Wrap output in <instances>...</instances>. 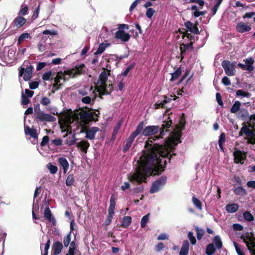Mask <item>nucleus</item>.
Wrapping results in <instances>:
<instances>
[{
	"label": "nucleus",
	"mask_w": 255,
	"mask_h": 255,
	"mask_svg": "<svg viewBox=\"0 0 255 255\" xmlns=\"http://www.w3.org/2000/svg\"><path fill=\"white\" fill-rule=\"evenodd\" d=\"M37 121L41 122H53L56 121V118L50 114L42 112L36 118Z\"/></svg>",
	"instance_id": "nucleus-13"
},
{
	"label": "nucleus",
	"mask_w": 255,
	"mask_h": 255,
	"mask_svg": "<svg viewBox=\"0 0 255 255\" xmlns=\"http://www.w3.org/2000/svg\"><path fill=\"white\" fill-rule=\"evenodd\" d=\"M167 181V177L162 176L160 178L154 181L150 189L149 192L151 194L158 192L163 186Z\"/></svg>",
	"instance_id": "nucleus-7"
},
{
	"label": "nucleus",
	"mask_w": 255,
	"mask_h": 255,
	"mask_svg": "<svg viewBox=\"0 0 255 255\" xmlns=\"http://www.w3.org/2000/svg\"><path fill=\"white\" fill-rule=\"evenodd\" d=\"M188 238L192 245H194L196 244L197 242L196 239L194 236L193 233L192 232H189L188 233Z\"/></svg>",
	"instance_id": "nucleus-49"
},
{
	"label": "nucleus",
	"mask_w": 255,
	"mask_h": 255,
	"mask_svg": "<svg viewBox=\"0 0 255 255\" xmlns=\"http://www.w3.org/2000/svg\"><path fill=\"white\" fill-rule=\"evenodd\" d=\"M33 67L31 65L27 66L26 68L20 67L19 68V77H22L25 81H29L32 77Z\"/></svg>",
	"instance_id": "nucleus-5"
},
{
	"label": "nucleus",
	"mask_w": 255,
	"mask_h": 255,
	"mask_svg": "<svg viewBox=\"0 0 255 255\" xmlns=\"http://www.w3.org/2000/svg\"><path fill=\"white\" fill-rule=\"evenodd\" d=\"M110 45V43H101L97 49V50L94 53L95 55H99L102 53L105 50V49Z\"/></svg>",
	"instance_id": "nucleus-34"
},
{
	"label": "nucleus",
	"mask_w": 255,
	"mask_h": 255,
	"mask_svg": "<svg viewBox=\"0 0 255 255\" xmlns=\"http://www.w3.org/2000/svg\"><path fill=\"white\" fill-rule=\"evenodd\" d=\"M24 132L26 135H29L34 139H37L38 134L35 128H30L28 126L24 127Z\"/></svg>",
	"instance_id": "nucleus-19"
},
{
	"label": "nucleus",
	"mask_w": 255,
	"mask_h": 255,
	"mask_svg": "<svg viewBox=\"0 0 255 255\" xmlns=\"http://www.w3.org/2000/svg\"><path fill=\"white\" fill-rule=\"evenodd\" d=\"M110 70L105 69L101 73L97 80L98 84H104L108 80V76L110 75Z\"/></svg>",
	"instance_id": "nucleus-17"
},
{
	"label": "nucleus",
	"mask_w": 255,
	"mask_h": 255,
	"mask_svg": "<svg viewBox=\"0 0 255 255\" xmlns=\"http://www.w3.org/2000/svg\"><path fill=\"white\" fill-rule=\"evenodd\" d=\"M186 125V121L184 114H182L180 122L179 124L177 126V128H180L181 130H183L185 128V126Z\"/></svg>",
	"instance_id": "nucleus-42"
},
{
	"label": "nucleus",
	"mask_w": 255,
	"mask_h": 255,
	"mask_svg": "<svg viewBox=\"0 0 255 255\" xmlns=\"http://www.w3.org/2000/svg\"><path fill=\"white\" fill-rule=\"evenodd\" d=\"M181 132L174 133L173 136L167 138L163 144H152V138H149L145 142V150H142V155L137 160L138 166L135 172L130 176L129 180L138 184L146 182L147 177L149 176L159 175L163 172L166 167L167 161L163 162L160 157H165L172 148L178 143H181Z\"/></svg>",
	"instance_id": "nucleus-1"
},
{
	"label": "nucleus",
	"mask_w": 255,
	"mask_h": 255,
	"mask_svg": "<svg viewBox=\"0 0 255 255\" xmlns=\"http://www.w3.org/2000/svg\"><path fill=\"white\" fill-rule=\"evenodd\" d=\"M30 38V34L27 32L21 34L18 38L17 44L20 45L25 39Z\"/></svg>",
	"instance_id": "nucleus-39"
},
{
	"label": "nucleus",
	"mask_w": 255,
	"mask_h": 255,
	"mask_svg": "<svg viewBox=\"0 0 255 255\" xmlns=\"http://www.w3.org/2000/svg\"><path fill=\"white\" fill-rule=\"evenodd\" d=\"M243 131L247 137L245 139L247 140V143L255 144V127L254 129H250L249 128H244Z\"/></svg>",
	"instance_id": "nucleus-10"
},
{
	"label": "nucleus",
	"mask_w": 255,
	"mask_h": 255,
	"mask_svg": "<svg viewBox=\"0 0 255 255\" xmlns=\"http://www.w3.org/2000/svg\"><path fill=\"white\" fill-rule=\"evenodd\" d=\"M63 245L62 243L59 241L54 242L52 247L53 255H59L61 253Z\"/></svg>",
	"instance_id": "nucleus-20"
},
{
	"label": "nucleus",
	"mask_w": 255,
	"mask_h": 255,
	"mask_svg": "<svg viewBox=\"0 0 255 255\" xmlns=\"http://www.w3.org/2000/svg\"><path fill=\"white\" fill-rule=\"evenodd\" d=\"M239 209V205L236 203L230 204L226 206V210L228 213H235Z\"/></svg>",
	"instance_id": "nucleus-30"
},
{
	"label": "nucleus",
	"mask_w": 255,
	"mask_h": 255,
	"mask_svg": "<svg viewBox=\"0 0 255 255\" xmlns=\"http://www.w3.org/2000/svg\"><path fill=\"white\" fill-rule=\"evenodd\" d=\"M164 248V244L162 242H159L157 245L155 246L154 250L157 252H160L163 250Z\"/></svg>",
	"instance_id": "nucleus-57"
},
{
	"label": "nucleus",
	"mask_w": 255,
	"mask_h": 255,
	"mask_svg": "<svg viewBox=\"0 0 255 255\" xmlns=\"http://www.w3.org/2000/svg\"><path fill=\"white\" fill-rule=\"evenodd\" d=\"M244 61L246 64V65L247 67V70L249 72H252L254 69V67L253 66V64L255 62L254 59L253 58L250 57L249 59H246Z\"/></svg>",
	"instance_id": "nucleus-29"
},
{
	"label": "nucleus",
	"mask_w": 255,
	"mask_h": 255,
	"mask_svg": "<svg viewBox=\"0 0 255 255\" xmlns=\"http://www.w3.org/2000/svg\"><path fill=\"white\" fill-rule=\"evenodd\" d=\"M193 43L194 41H190V43L188 44H181L180 46L181 54L182 55L184 54L186 50H187L189 48H190L192 50H193Z\"/></svg>",
	"instance_id": "nucleus-25"
},
{
	"label": "nucleus",
	"mask_w": 255,
	"mask_h": 255,
	"mask_svg": "<svg viewBox=\"0 0 255 255\" xmlns=\"http://www.w3.org/2000/svg\"><path fill=\"white\" fill-rule=\"evenodd\" d=\"M77 146L80 148L85 153H87V150L90 146V143L87 140H82L77 144Z\"/></svg>",
	"instance_id": "nucleus-26"
},
{
	"label": "nucleus",
	"mask_w": 255,
	"mask_h": 255,
	"mask_svg": "<svg viewBox=\"0 0 255 255\" xmlns=\"http://www.w3.org/2000/svg\"><path fill=\"white\" fill-rule=\"evenodd\" d=\"M192 202L194 205L199 210H202V204L199 199L196 198L195 196H193L192 198Z\"/></svg>",
	"instance_id": "nucleus-38"
},
{
	"label": "nucleus",
	"mask_w": 255,
	"mask_h": 255,
	"mask_svg": "<svg viewBox=\"0 0 255 255\" xmlns=\"http://www.w3.org/2000/svg\"><path fill=\"white\" fill-rule=\"evenodd\" d=\"M28 8L26 5H22L18 14L21 15H26L28 14Z\"/></svg>",
	"instance_id": "nucleus-53"
},
{
	"label": "nucleus",
	"mask_w": 255,
	"mask_h": 255,
	"mask_svg": "<svg viewBox=\"0 0 255 255\" xmlns=\"http://www.w3.org/2000/svg\"><path fill=\"white\" fill-rule=\"evenodd\" d=\"M241 239L244 241V242L246 244L248 249L251 250V247L250 246V243L247 240L251 241L253 240H255V239L250 236L249 232L246 233V236L242 235L241 236Z\"/></svg>",
	"instance_id": "nucleus-31"
},
{
	"label": "nucleus",
	"mask_w": 255,
	"mask_h": 255,
	"mask_svg": "<svg viewBox=\"0 0 255 255\" xmlns=\"http://www.w3.org/2000/svg\"><path fill=\"white\" fill-rule=\"evenodd\" d=\"M135 65V63H133L131 64L130 65H129L126 68V69L125 70V71L122 73V75L125 77L127 76V75L128 74L129 72L134 67Z\"/></svg>",
	"instance_id": "nucleus-50"
},
{
	"label": "nucleus",
	"mask_w": 255,
	"mask_h": 255,
	"mask_svg": "<svg viewBox=\"0 0 255 255\" xmlns=\"http://www.w3.org/2000/svg\"><path fill=\"white\" fill-rule=\"evenodd\" d=\"M49 140V138L48 136L45 135L44 136H43V137L42 138V140L40 143L41 146H45L48 143Z\"/></svg>",
	"instance_id": "nucleus-62"
},
{
	"label": "nucleus",
	"mask_w": 255,
	"mask_h": 255,
	"mask_svg": "<svg viewBox=\"0 0 255 255\" xmlns=\"http://www.w3.org/2000/svg\"><path fill=\"white\" fill-rule=\"evenodd\" d=\"M65 183L67 186L71 187L73 185H75V183H76V182L73 174H71L68 175L66 180Z\"/></svg>",
	"instance_id": "nucleus-36"
},
{
	"label": "nucleus",
	"mask_w": 255,
	"mask_h": 255,
	"mask_svg": "<svg viewBox=\"0 0 255 255\" xmlns=\"http://www.w3.org/2000/svg\"><path fill=\"white\" fill-rule=\"evenodd\" d=\"M185 36H186L190 41H194V36L192 35L191 33H188L187 31L184 33V34L182 35V38H184Z\"/></svg>",
	"instance_id": "nucleus-59"
},
{
	"label": "nucleus",
	"mask_w": 255,
	"mask_h": 255,
	"mask_svg": "<svg viewBox=\"0 0 255 255\" xmlns=\"http://www.w3.org/2000/svg\"><path fill=\"white\" fill-rule=\"evenodd\" d=\"M177 145V144L175 146L174 145L173 146H172V147H171V148H172V149H171V150H170V152L169 153H168L167 156L166 155L165 157H161V156L160 157V158L162 159V160L163 162L164 160H165L164 159L165 158H168V161L170 162L172 156L176 155V154L175 153H174V150L176 149V146Z\"/></svg>",
	"instance_id": "nucleus-33"
},
{
	"label": "nucleus",
	"mask_w": 255,
	"mask_h": 255,
	"mask_svg": "<svg viewBox=\"0 0 255 255\" xmlns=\"http://www.w3.org/2000/svg\"><path fill=\"white\" fill-rule=\"evenodd\" d=\"M85 65L84 64H81L79 65L75 66L70 70L65 71L64 75L62 73H61V74L58 73L54 78V83L53 85L52 92L54 93L55 91L61 88L62 84L60 83V81L61 79H65L64 76L65 75L74 77L76 75L84 74L85 73Z\"/></svg>",
	"instance_id": "nucleus-3"
},
{
	"label": "nucleus",
	"mask_w": 255,
	"mask_h": 255,
	"mask_svg": "<svg viewBox=\"0 0 255 255\" xmlns=\"http://www.w3.org/2000/svg\"><path fill=\"white\" fill-rule=\"evenodd\" d=\"M30 102V100L26 96H25L23 93H22L21 95V105H27Z\"/></svg>",
	"instance_id": "nucleus-54"
},
{
	"label": "nucleus",
	"mask_w": 255,
	"mask_h": 255,
	"mask_svg": "<svg viewBox=\"0 0 255 255\" xmlns=\"http://www.w3.org/2000/svg\"><path fill=\"white\" fill-rule=\"evenodd\" d=\"M172 100V99L171 98H169L165 96H164V99L161 100L159 103H155L154 104L155 108L156 109L160 108H165V105L166 104L170 103Z\"/></svg>",
	"instance_id": "nucleus-22"
},
{
	"label": "nucleus",
	"mask_w": 255,
	"mask_h": 255,
	"mask_svg": "<svg viewBox=\"0 0 255 255\" xmlns=\"http://www.w3.org/2000/svg\"><path fill=\"white\" fill-rule=\"evenodd\" d=\"M172 121L169 115L165 116V120L163 122L161 127L159 126H148L143 128L141 133L143 136H149L153 135L157 133L159 131L160 134L159 135H155L151 138L153 140L162 138L165 135L166 132L170 131V128H172Z\"/></svg>",
	"instance_id": "nucleus-2"
},
{
	"label": "nucleus",
	"mask_w": 255,
	"mask_h": 255,
	"mask_svg": "<svg viewBox=\"0 0 255 255\" xmlns=\"http://www.w3.org/2000/svg\"><path fill=\"white\" fill-rule=\"evenodd\" d=\"M144 123L143 121L140 122L137 126L135 130L132 132L126 140V143L124 146L123 151L126 153L131 147L134 138L141 133L144 127Z\"/></svg>",
	"instance_id": "nucleus-4"
},
{
	"label": "nucleus",
	"mask_w": 255,
	"mask_h": 255,
	"mask_svg": "<svg viewBox=\"0 0 255 255\" xmlns=\"http://www.w3.org/2000/svg\"><path fill=\"white\" fill-rule=\"evenodd\" d=\"M79 116L82 123L89 124L91 122H96L98 121L97 118L94 117V114L87 111L82 110L79 113Z\"/></svg>",
	"instance_id": "nucleus-6"
},
{
	"label": "nucleus",
	"mask_w": 255,
	"mask_h": 255,
	"mask_svg": "<svg viewBox=\"0 0 255 255\" xmlns=\"http://www.w3.org/2000/svg\"><path fill=\"white\" fill-rule=\"evenodd\" d=\"M71 231L63 238V244L65 247H67L71 242Z\"/></svg>",
	"instance_id": "nucleus-41"
},
{
	"label": "nucleus",
	"mask_w": 255,
	"mask_h": 255,
	"mask_svg": "<svg viewBox=\"0 0 255 255\" xmlns=\"http://www.w3.org/2000/svg\"><path fill=\"white\" fill-rule=\"evenodd\" d=\"M241 104L239 101H236L230 110L231 113H236L240 109Z\"/></svg>",
	"instance_id": "nucleus-40"
},
{
	"label": "nucleus",
	"mask_w": 255,
	"mask_h": 255,
	"mask_svg": "<svg viewBox=\"0 0 255 255\" xmlns=\"http://www.w3.org/2000/svg\"><path fill=\"white\" fill-rule=\"evenodd\" d=\"M213 244L215 245L217 249L220 250L223 247V243L219 236H216L213 240Z\"/></svg>",
	"instance_id": "nucleus-32"
},
{
	"label": "nucleus",
	"mask_w": 255,
	"mask_h": 255,
	"mask_svg": "<svg viewBox=\"0 0 255 255\" xmlns=\"http://www.w3.org/2000/svg\"><path fill=\"white\" fill-rule=\"evenodd\" d=\"M240 114V117L243 119H246L249 116V113L248 110L245 109H241Z\"/></svg>",
	"instance_id": "nucleus-51"
},
{
	"label": "nucleus",
	"mask_w": 255,
	"mask_h": 255,
	"mask_svg": "<svg viewBox=\"0 0 255 255\" xmlns=\"http://www.w3.org/2000/svg\"><path fill=\"white\" fill-rule=\"evenodd\" d=\"M226 141V135L225 133L223 132L221 133L220 137L218 141L219 144H224Z\"/></svg>",
	"instance_id": "nucleus-58"
},
{
	"label": "nucleus",
	"mask_w": 255,
	"mask_h": 255,
	"mask_svg": "<svg viewBox=\"0 0 255 255\" xmlns=\"http://www.w3.org/2000/svg\"><path fill=\"white\" fill-rule=\"evenodd\" d=\"M174 69H175V71L173 73H171V78L170 80L171 82L178 79L182 74L181 68L180 67H175Z\"/></svg>",
	"instance_id": "nucleus-27"
},
{
	"label": "nucleus",
	"mask_w": 255,
	"mask_h": 255,
	"mask_svg": "<svg viewBox=\"0 0 255 255\" xmlns=\"http://www.w3.org/2000/svg\"><path fill=\"white\" fill-rule=\"evenodd\" d=\"M43 112L41 110L40 108V105L39 104H37L34 107V113L35 115V117H38V115H40Z\"/></svg>",
	"instance_id": "nucleus-61"
},
{
	"label": "nucleus",
	"mask_w": 255,
	"mask_h": 255,
	"mask_svg": "<svg viewBox=\"0 0 255 255\" xmlns=\"http://www.w3.org/2000/svg\"><path fill=\"white\" fill-rule=\"evenodd\" d=\"M236 29L237 32L243 33L250 31L252 29V27L250 24L240 22L237 24Z\"/></svg>",
	"instance_id": "nucleus-14"
},
{
	"label": "nucleus",
	"mask_w": 255,
	"mask_h": 255,
	"mask_svg": "<svg viewBox=\"0 0 255 255\" xmlns=\"http://www.w3.org/2000/svg\"><path fill=\"white\" fill-rule=\"evenodd\" d=\"M233 192L236 195L244 196L247 194L246 190L241 186L235 187L233 189Z\"/></svg>",
	"instance_id": "nucleus-28"
},
{
	"label": "nucleus",
	"mask_w": 255,
	"mask_h": 255,
	"mask_svg": "<svg viewBox=\"0 0 255 255\" xmlns=\"http://www.w3.org/2000/svg\"><path fill=\"white\" fill-rule=\"evenodd\" d=\"M243 217L245 220L248 222H252L254 220V216L249 211H245L243 213Z\"/></svg>",
	"instance_id": "nucleus-44"
},
{
	"label": "nucleus",
	"mask_w": 255,
	"mask_h": 255,
	"mask_svg": "<svg viewBox=\"0 0 255 255\" xmlns=\"http://www.w3.org/2000/svg\"><path fill=\"white\" fill-rule=\"evenodd\" d=\"M189 243L188 240H184L183 242L179 255H187L189 252Z\"/></svg>",
	"instance_id": "nucleus-23"
},
{
	"label": "nucleus",
	"mask_w": 255,
	"mask_h": 255,
	"mask_svg": "<svg viewBox=\"0 0 255 255\" xmlns=\"http://www.w3.org/2000/svg\"><path fill=\"white\" fill-rule=\"evenodd\" d=\"M50 102H51V101H50V99H49L48 98H47L46 97H42L40 100V103L43 106H44L49 105L50 103Z\"/></svg>",
	"instance_id": "nucleus-55"
},
{
	"label": "nucleus",
	"mask_w": 255,
	"mask_h": 255,
	"mask_svg": "<svg viewBox=\"0 0 255 255\" xmlns=\"http://www.w3.org/2000/svg\"><path fill=\"white\" fill-rule=\"evenodd\" d=\"M100 84V86H96V87H95V90H97V92L107 89V84L106 82L104 84Z\"/></svg>",
	"instance_id": "nucleus-56"
},
{
	"label": "nucleus",
	"mask_w": 255,
	"mask_h": 255,
	"mask_svg": "<svg viewBox=\"0 0 255 255\" xmlns=\"http://www.w3.org/2000/svg\"><path fill=\"white\" fill-rule=\"evenodd\" d=\"M234 245L238 255H243L244 254L243 251L241 249L240 246L237 243L234 242Z\"/></svg>",
	"instance_id": "nucleus-60"
},
{
	"label": "nucleus",
	"mask_w": 255,
	"mask_h": 255,
	"mask_svg": "<svg viewBox=\"0 0 255 255\" xmlns=\"http://www.w3.org/2000/svg\"><path fill=\"white\" fill-rule=\"evenodd\" d=\"M197 238L198 240H200L205 234V231L203 229L199 228L198 227H195Z\"/></svg>",
	"instance_id": "nucleus-43"
},
{
	"label": "nucleus",
	"mask_w": 255,
	"mask_h": 255,
	"mask_svg": "<svg viewBox=\"0 0 255 255\" xmlns=\"http://www.w3.org/2000/svg\"><path fill=\"white\" fill-rule=\"evenodd\" d=\"M222 82L223 83V84L225 85V86H229L231 85V81H230V80L229 79V78L227 77V76H225L222 79Z\"/></svg>",
	"instance_id": "nucleus-64"
},
{
	"label": "nucleus",
	"mask_w": 255,
	"mask_h": 255,
	"mask_svg": "<svg viewBox=\"0 0 255 255\" xmlns=\"http://www.w3.org/2000/svg\"><path fill=\"white\" fill-rule=\"evenodd\" d=\"M149 214H147L144 216L141 220L140 226L141 228H143L146 226L147 223L149 220Z\"/></svg>",
	"instance_id": "nucleus-45"
},
{
	"label": "nucleus",
	"mask_w": 255,
	"mask_h": 255,
	"mask_svg": "<svg viewBox=\"0 0 255 255\" xmlns=\"http://www.w3.org/2000/svg\"><path fill=\"white\" fill-rule=\"evenodd\" d=\"M43 203L46 206V208L44 212V218L50 223H52L53 226L56 225V221L55 218L52 216L51 211L49 207V200L46 199L43 200Z\"/></svg>",
	"instance_id": "nucleus-9"
},
{
	"label": "nucleus",
	"mask_w": 255,
	"mask_h": 255,
	"mask_svg": "<svg viewBox=\"0 0 255 255\" xmlns=\"http://www.w3.org/2000/svg\"><path fill=\"white\" fill-rule=\"evenodd\" d=\"M222 66L224 68L225 73L229 76L235 75L236 70L235 66L229 60H224L222 62Z\"/></svg>",
	"instance_id": "nucleus-11"
},
{
	"label": "nucleus",
	"mask_w": 255,
	"mask_h": 255,
	"mask_svg": "<svg viewBox=\"0 0 255 255\" xmlns=\"http://www.w3.org/2000/svg\"><path fill=\"white\" fill-rule=\"evenodd\" d=\"M115 37L118 39H120L122 42H126L129 40L130 35L126 33L124 30L120 29L116 31Z\"/></svg>",
	"instance_id": "nucleus-15"
},
{
	"label": "nucleus",
	"mask_w": 255,
	"mask_h": 255,
	"mask_svg": "<svg viewBox=\"0 0 255 255\" xmlns=\"http://www.w3.org/2000/svg\"><path fill=\"white\" fill-rule=\"evenodd\" d=\"M58 162L63 167L64 173H66L69 168V163L65 157H60L58 159Z\"/></svg>",
	"instance_id": "nucleus-24"
},
{
	"label": "nucleus",
	"mask_w": 255,
	"mask_h": 255,
	"mask_svg": "<svg viewBox=\"0 0 255 255\" xmlns=\"http://www.w3.org/2000/svg\"><path fill=\"white\" fill-rule=\"evenodd\" d=\"M47 167L48 169L49 170L50 173L53 174H55L58 170L57 167L56 166L52 165L50 163L47 164Z\"/></svg>",
	"instance_id": "nucleus-48"
},
{
	"label": "nucleus",
	"mask_w": 255,
	"mask_h": 255,
	"mask_svg": "<svg viewBox=\"0 0 255 255\" xmlns=\"http://www.w3.org/2000/svg\"><path fill=\"white\" fill-rule=\"evenodd\" d=\"M236 95L237 96H243L244 97H250L251 94L248 92H245L242 90H238L236 91Z\"/></svg>",
	"instance_id": "nucleus-46"
},
{
	"label": "nucleus",
	"mask_w": 255,
	"mask_h": 255,
	"mask_svg": "<svg viewBox=\"0 0 255 255\" xmlns=\"http://www.w3.org/2000/svg\"><path fill=\"white\" fill-rule=\"evenodd\" d=\"M96 99V97H95L93 99L91 98L89 96L84 97L82 98L81 101L83 103L89 104L91 103V101L93 103Z\"/></svg>",
	"instance_id": "nucleus-47"
},
{
	"label": "nucleus",
	"mask_w": 255,
	"mask_h": 255,
	"mask_svg": "<svg viewBox=\"0 0 255 255\" xmlns=\"http://www.w3.org/2000/svg\"><path fill=\"white\" fill-rule=\"evenodd\" d=\"M167 181V177L162 176L160 178L154 181L150 189L149 192L151 194L158 192L163 186Z\"/></svg>",
	"instance_id": "nucleus-8"
},
{
	"label": "nucleus",
	"mask_w": 255,
	"mask_h": 255,
	"mask_svg": "<svg viewBox=\"0 0 255 255\" xmlns=\"http://www.w3.org/2000/svg\"><path fill=\"white\" fill-rule=\"evenodd\" d=\"M184 25L187 28L188 31L195 34H200V31L197 25L194 24L190 21H188L184 23Z\"/></svg>",
	"instance_id": "nucleus-16"
},
{
	"label": "nucleus",
	"mask_w": 255,
	"mask_h": 255,
	"mask_svg": "<svg viewBox=\"0 0 255 255\" xmlns=\"http://www.w3.org/2000/svg\"><path fill=\"white\" fill-rule=\"evenodd\" d=\"M216 100H217V102L218 104L220 106H223L224 104L222 101V97H221V94L219 93H217L216 94Z\"/></svg>",
	"instance_id": "nucleus-63"
},
{
	"label": "nucleus",
	"mask_w": 255,
	"mask_h": 255,
	"mask_svg": "<svg viewBox=\"0 0 255 255\" xmlns=\"http://www.w3.org/2000/svg\"><path fill=\"white\" fill-rule=\"evenodd\" d=\"M155 10L152 8H148L146 11V16L148 18H151L155 13Z\"/></svg>",
	"instance_id": "nucleus-52"
},
{
	"label": "nucleus",
	"mask_w": 255,
	"mask_h": 255,
	"mask_svg": "<svg viewBox=\"0 0 255 255\" xmlns=\"http://www.w3.org/2000/svg\"><path fill=\"white\" fill-rule=\"evenodd\" d=\"M216 252V249L214 246L213 244H208L206 249V254L207 255H212L214 254Z\"/></svg>",
	"instance_id": "nucleus-37"
},
{
	"label": "nucleus",
	"mask_w": 255,
	"mask_h": 255,
	"mask_svg": "<svg viewBox=\"0 0 255 255\" xmlns=\"http://www.w3.org/2000/svg\"><path fill=\"white\" fill-rule=\"evenodd\" d=\"M233 155L234 157V162L237 164L239 163L243 164L244 162L242 161L246 159V152L236 148L233 152Z\"/></svg>",
	"instance_id": "nucleus-12"
},
{
	"label": "nucleus",
	"mask_w": 255,
	"mask_h": 255,
	"mask_svg": "<svg viewBox=\"0 0 255 255\" xmlns=\"http://www.w3.org/2000/svg\"><path fill=\"white\" fill-rule=\"evenodd\" d=\"M99 128L98 127H92V128L88 129L86 132V138L90 140L94 139L95 137L96 133L99 130Z\"/></svg>",
	"instance_id": "nucleus-18"
},
{
	"label": "nucleus",
	"mask_w": 255,
	"mask_h": 255,
	"mask_svg": "<svg viewBox=\"0 0 255 255\" xmlns=\"http://www.w3.org/2000/svg\"><path fill=\"white\" fill-rule=\"evenodd\" d=\"M26 19L20 16H17L13 20V24L14 26L17 28H20L22 27L26 22Z\"/></svg>",
	"instance_id": "nucleus-21"
},
{
	"label": "nucleus",
	"mask_w": 255,
	"mask_h": 255,
	"mask_svg": "<svg viewBox=\"0 0 255 255\" xmlns=\"http://www.w3.org/2000/svg\"><path fill=\"white\" fill-rule=\"evenodd\" d=\"M131 222V217L130 216H125L123 218L122 223L121 225L123 228H128Z\"/></svg>",
	"instance_id": "nucleus-35"
}]
</instances>
